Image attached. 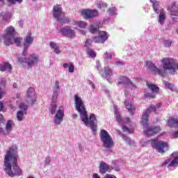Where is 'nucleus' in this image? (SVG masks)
Masks as SVG:
<instances>
[{
  "mask_svg": "<svg viewBox=\"0 0 178 178\" xmlns=\"http://www.w3.org/2000/svg\"><path fill=\"white\" fill-rule=\"evenodd\" d=\"M79 148L80 149L81 152H83V149H84V148L83 147V146L81 145V144L79 145Z\"/></svg>",
  "mask_w": 178,
  "mask_h": 178,
  "instance_id": "e2e57ef3",
  "label": "nucleus"
},
{
  "mask_svg": "<svg viewBox=\"0 0 178 178\" xmlns=\"http://www.w3.org/2000/svg\"><path fill=\"white\" fill-rule=\"evenodd\" d=\"M15 98H20V95L19 93L15 94Z\"/></svg>",
  "mask_w": 178,
  "mask_h": 178,
  "instance_id": "69168bd1",
  "label": "nucleus"
},
{
  "mask_svg": "<svg viewBox=\"0 0 178 178\" xmlns=\"http://www.w3.org/2000/svg\"><path fill=\"white\" fill-rule=\"evenodd\" d=\"M168 11L169 12L170 15L171 16H176L177 17L178 16V7L176 6V3H172V5H170L168 8Z\"/></svg>",
  "mask_w": 178,
  "mask_h": 178,
  "instance_id": "b1692460",
  "label": "nucleus"
},
{
  "mask_svg": "<svg viewBox=\"0 0 178 178\" xmlns=\"http://www.w3.org/2000/svg\"><path fill=\"white\" fill-rule=\"evenodd\" d=\"M163 68H158L156 65L151 61H146L145 65L154 74H158L161 77H166L168 74H175L176 73V67H175V58H163L161 60Z\"/></svg>",
  "mask_w": 178,
  "mask_h": 178,
  "instance_id": "20e7f679",
  "label": "nucleus"
},
{
  "mask_svg": "<svg viewBox=\"0 0 178 178\" xmlns=\"http://www.w3.org/2000/svg\"><path fill=\"white\" fill-rule=\"evenodd\" d=\"M105 58L106 59H112V54L108 51H106L105 54Z\"/></svg>",
  "mask_w": 178,
  "mask_h": 178,
  "instance_id": "de8ad7c7",
  "label": "nucleus"
},
{
  "mask_svg": "<svg viewBox=\"0 0 178 178\" xmlns=\"http://www.w3.org/2000/svg\"><path fill=\"white\" fill-rule=\"evenodd\" d=\"M122 131H124V133H128V134H131L133 133V129H130L126 126H123Z\"/></svg>",
  "mask_w": 178,
  "mask_h": 178,
  "instance_id": "79ce46f5",
  "label": "nucleus"
},
{
  "mask_svg": "<svg viewBox=\"0 0 178 178\" xmlns=\"http://www.w3.org/2000/svg\"><path fill=\"white\" fill-rule=\"evenodd\" d=\"M59 92H60V86L59 81H56L54 83V90H53V95L51 99L53 101H56L58 99V96L59 95Z\"/></svg>",
  "mask_w": 178,
  "mask_h": 178,
  "instance_id": "4be33fe9",
  "label": "nucleus"
},
{
  "mask_svg": "<svg viewBox=\"0 0 178 178\" xmlns=\"http://www.w3.org/2000/svg\"><path fill=\"white\" fill-rule=\"evenodd\" d=\"M65 12L62 10V6L56 4L53 8V16L58 21L61 17H63Z\"/></svg>",
  "mask_w": 178,
  "mask_h": 178,
  "instance_id": "dca6fc26",
  "label": "nucleus"
},
{
  "mask_svg": "<svg viewBox=\"0 0 178 178\" xmlns=\"http://www.w3.org/2000/svg\"><path fill=\"white\" fill-rule=\"evenodd\" d=\"M49 45L51 49H53L54 52H55V54H56L57 55H59V54H60V49H59V47L56 43L51 42L49 43Z\"/></svg>",
  "mask_w": 178,
  "mask_h": 178,
  "instance_id": "473e14b6",
  "label": "nucleus"
},
{
  "mask_svg": "<svg viewBox=\"0 0 178 178\" xmlns=\"http://www.w3.org/2000/svg\"><path fill=\"white\" fill-rule=\"evenodd\" d=\"M114 113L118 123H122V117L120 116V114H119L118 109L115 108Z\"/></svg>",
  "mask_w": 178,
  "mask_h": 178,
  "instance_id": "58836bf2",
  "label": "nucleus"
},
{
  "mask_svg": "<svg viewBox=\"0 0 178 178\" xmlns=\"http://www.w3.org/2000/svg\"><path fill=\"white\" fill-rule=\"evenodd\" d=\"M3 19L6 22H8V20H9V19H10V14H6L5 15H3Z\"/></svg>",
  "mask_w": 178,
  "mask_h": 178,
  "instance_id": "8fccbe9b",
  "label": "nucleus"
},
{
  "mask_svg": "<svg viewBox=\"0 0 178 178\" xmlns=\"http://www.w3.org/2000/svg\"><path fill=\"white\" fill-rule=\"evenodd\" d=\"M163 68H158L156 65L151 61H146L145 65L154 74H158L161 77H166L168 74H175L176 73V67H175V58H163L161 60Z\"/></svg>",
  "mask_w": 178,
  "mask_h": 178,
  "instance_id": "7ed1b4c3",
  "label": "nucleus"
},
{
  "mask_svg": "<svg viewBox=\"0 0 178 178\" xmlns=\"http://www.w3.org/2000/svg\"><path fill=\"white\" fill-rule=\"evenodd\" d=\"M18 62L26 65L27 69H30V67H33L40 62V56L36 54H32L28 58H26V56L19 57L18 58Z\"/></svg>",
  "mask_w": 178,
  "mask_h": 178,
  "instance_id": "423d86ee",
  "label": "nucleus"
},
{
  "mask_svg": "<svg viewBox=\"0 0 178 178\" xmlns=\"http://www.w3.org/2000/svg\"><path fill=\"white\" fill-rule=\"evenodd\" d=\"M92 44V40L87 39L85 42V47H86V48H88V47H91Z\"/></svg>",
  "mask_w": 178,
  "mask_h": 178,
  "instance_id": "a18cd8bd",
  "label": "nucleus"
},
{
  "mask_svg": "<svg viewBox=\"0 0 178 178\" xmlns=\"http://www.w3.org/2000/svg\"><path fill=\"white\" fill-rule=\"evenodd\" d=\"M10 108L13 110L16 109V107L13 106L12 104L10 105Z\"/></svg>",
  "mask_w": 178,
  "mask_h": 178,
  "instance_id": "338daca9",
  "label": "nucleus"
},
{
  "mask_svg": "<svg viewBox=\"0 0 178 178\" xmlns=\"http://www.w3.org/2000/svg\"><path fill=\"white\" fill-rule=\"evenodd\" d=\"M146 86L147 88L144 90V97L148 99H154L159 91V88L149 82H147Z\"/></svg>",
  "mask_w": 178,
  "mask_h": 178,
  "instance_id": "0eeeda50",
  "label": "nucleus"
},
{
  "mask_svg": "<svg viewBox=\"0 0 178 178\" xmlns=\"http://www.w3.org/2000/svg\"><path fill=\"white\" fill-rule=\"evenodd\" d=\"M1 72H9L12 70V65L9 63H5L3 64H0Z\"/></svg>",
  "mask_w": 178,
  "mask_h": 178,
  "instance_id": "cd10ccee",
  "label": "nucleus"
},
{
  "mask_svg": "<svg viewBox=\"0 0 178 178\" xmlns=\"http://www.w3.org/2000/svg\"><path fill=\"white\" fill-rule=\"evenodd\" d=\"M6 87V80L2 79L0 82V99H2V97L6 94L5 88Z\"/></svg>",
  "mask_w": 178,
  "mask_h": 178,
  "instance_id": "a878e982",
  "label": "nucleus"
},
{
  "mask_svg": "<svg viewBox=\"0 0 178 178\" xmlns=\"http://www.w3.org/2000/svg\"><path fill=\"white\" fill-rule=\"evenodd\" d=\"M100 139L103 143V146L105 148H112L113 147V139L109 135V133L105 129H102L100 131Z\"/></svg>",
  "mask_w": 178,
  "mask_h": 178,
  "instance_id": "6e6552de",
  "label": "nucleus"
},
{
  "mask_svg": "<svg viewBox=\"0 0 178 178\" xmlns=\"http://www.w3.org/2000/svg\"><path fill=\"white\" fill-rule=\"evenodd\" d=\"M5 33L6 34L3 35V38L4 40V44H6V42H7V40H10L13 38V37H15V27L12 26H8L5 29Z\"/></svg>",
  "mask_w": 178,
  "mask_h": 178,
  "instance_id": "f3484780",
  "label": "nucleus"
},
{
  "mask_svg": "<svg viewBox=\"0 0 178 178\" xmlns=\"http://www.w3.org/2000/svg\"><path fill=\"white\" fill-rule=\"evenodd\" d=\"M124 105H125L127 109L131 113L134 112V111H136V106H134V104H133V103H131V102H129V100H126L124 102Z\"/></svg>",
  "mask_w": 178,
  "mask_h": 178,
  "instance_id": "c85d7f7f",
  "label": "nucleus"
},
{
  "mask_svg": "<svg viewBox=\"0 0 178 178\" xmlns=\"http://www.w3.org/2000/svg\"><path fill=\"white\" fill-rule=\"evenodd\" d=\"M63 66L64 69H66V68L69 67L70 65L67 63H64Z\"/></svg>",
  "mask_w": 178,
  "mask_h": 178,
  "instance_id": "0e129e2a",
  "label": "nucleus"
},
{
  "mask_svg": "<svg viewBox=\"0 0 178 178\" xmlns=\"http://www.w3.org/2000/svg\"><path fill=\"white\" fill-rule=\"evenodd\" d=\"M120 81L118 82V86H120V84H124L125 86H127V87H129V88L131 90H136V88H137V86L133 83V81H131L127 76H122L120 77Z\"/></svg>",
  "mask_w": 178,
  "mask_h": 178,
  "instance_id": "a211bd4d",
  "label": "nucleus"
},
{
  "mask_svg": "<svg viewBox=\"0 0 178 178\" xmlns=\"http://www.w3.org/2000/svg\"><path fill=\"white\" fill-rule=\"evenodd\" d=\"M118 131L120 136H121L122 138L124 139L125 143H127V144H128L129 145H134V140L130 139V138H129L127 136L122 134V132H120V131Z\"/></svg>",
  "mask_w": 178,
  "mask_h": 178,
  "instance_id": "7c9ffc66",
  "label": "nucleus"
},
{
  "mask_svg": "<svg viewBox=\"0 0 178 178\" xmlns=\"http://www.w3.org/2000/svg\"><path fill=\"white\" fill-rule=\"evenodd\" d=\"M99 30V24L98 23L92 24L89 26L90 33H92V34H94L98 32Z\"/></svg>",
  "mask_w": 178,
  "mask_h": 178,
  "instance_id": "c756f323",
  "label": "nucleus"
},
{
  "mask_svg": "<svg viewBox=\"0 0 178 178\" xmlns=\"http://www.w3.org/2000/svg\"><path fill=\"white\" fill-rule=\"evenodd\" d=\"M17 159H19L17 145H13L6 152L3 161V170L6 175H8L10 177L21 176L23 172L22 168L17 164Z\"/></svg>",
  "mask_w": 178,
  "mask_h": 178,
  "instance_id": "f257e3e1",
  "label": "nucleus"
},
{
  "mask_svg": "<svg viewBox=\"0 0 178 178\" xmlns=\"http://www.w3.org/2000/svg\"><path fill=\"white\" fill-rule=\"evenodd\" d=\"M163 84L165 85V87H168L170 91H173L174 92H176L177 91V88L176 86H175L173 84H171L170 82L163 81Z\"/></svg>",
  "mask_w": 178,
  "mask_h": 178,
  "instance_id": "72a5a7b5",
  "label": "nucleus"
},
{
  "mask_svg": "<svg viewBox=\"0 0 178 178\" xmlns=\"http://www.w3.org/2000/svg\"><path fill=\"white\" fill-rule=\"evenodd\" d=\"M114 170L115 172H120V168L119 167H113V168H111V170Z\"/></svg>",
  "mask_w": 178,
  "mask_h": 178,
  "instance_id": "864d4df0",
  "label": "nucleus"
},
{
  "mask_svg": "<svg viewBox=\"0 0 178 178\" xmlns=\"http://www.w3.org/2000/svg\"><path fill=\"white\" fill-rule=\"evenodd\" d=\"M115 64L119 66V65H124V63L122 62V61H117L115 62Z\"/></svg>",
  "mask_w": 178,
  "mask_h": 178,
  "instance_id": "6e6d98bb",
  "label": "nucleus"
},
{
  "mask_svg": "<svg viewBox=\"0 0 178 178\" xmlns=\"http://www.w3.org/2000/svg\"><path fill=\"white\" fill-rule=\"evenodd\" d=\"M69 67V72L70 73H74V65H70Z\"/></svg>",
  "mask_w": 178,
  "mask_h": 178,
  "instance_id": "09e8293b",
  "label": "nucleus"
},
{
  "mask_svg": "<svg viewBox=\"0 0 178 178\" xmlns=\"http://www.w3.org/2000/svg\"><path fill=\"white\" fill-rule=\"evenodd\" d=\"M154 106H155L156 111L157 109H159V108H161V104H157Z\"/></svg>",
  "mask_w": 178,
  "mask_h": 178,
  "instance_id": "052dcab7",
  "label": "nucleus"
},
{
  "mask_svg": "<svg viewBox=\"0 0 178 178\" xmlns=\"http://www.w3.org/2000/svg\"><path fill=\"white\" fill-rule=\"evenodd\" d=\"M65 118V108L63 106H60L54 113V118L53 120V123L54 126H60L62 122H63V118Z\"/></svg>",
  "mask_w": 178,
  "mask_h": 178,
  "instance_id": "9d476101",
  "label": "nucleus"
},
{
  "mask_svg": "<svg viewBox=\"0 0 178 178\" xmlns=\"http://www.w3.org/2000/svg\"><path fill=\"white\" fill-rule=\"evenodd\" d=\"M12 126H13V121L9 120L6 124V131L8 134L12 131Z\"/></svg>",
  "mask_w": 178,
  "mask_h": 178,
  "instance_id": "e433bc0d",
  "label": "nucleus"
},
{
  "mask_svg": "<svg viewBox=\"0 0 178 178\" xmlns=\"http://www.w3.org/2000/svg\"><path fill=\"white\" fill-rule=\"evenodd\" d=\"M87 54L88 56H90L91 58H95V52L94 51L91 50V49H87L86 50Z\"/></svg>",
  "mask_w": 178,
  "mask_h": 178,
  "instance_id": "c03bdc74",
  "label": "nucleus"
},
{
  "mask_svg": "<svg viewBox=\"0 0 178 178\" xmlns=\"http://www.w3.org/2000/svg\"><path fill=\"white\" fill-rule=\"evenodd\" d=\"M50 163H51V157H46V159L44 160L45 166H47V165H48Z\"/></svg>",
  "mask_w": 178,
  "mask_h": 178,
  "instance_id": "3c124183",
  "label": "nucleus"
},
{
  "mask_svg": "<svg viewBox=\"0 0 178 178\" xmlns=\"http://www.w3.org/2000/svg\"><path fill=\"white\" fill-rule=\"evenodd\" d=\"M49 111L51 115H55V113H56V100L55 101L52 99Z\"/></svg>",
  "mask_w": 178,
  "mask_h": 178,
  "instance_id": "c9c22d12",
  "label": "nucleus"
},
{
  "mask_svg": "<svg viewBox=\"0 0 178 178\" xmlns=\"http://www.w3.org/2000/svg\"><path fill=\"white\" fill-rule=\"evenodd\" d=\"M79 33L82 35H86V31L84 30H80Z\"/></svg>",
  "mask_w": 178,
  "mask_h": 178,
  "instance_id": "13d9d810",
  "label": "nucleus"
},
{
  "mask_svg": "<svg viewBox=\"0 0 178 178\" xmlns=\"http://www.w3.org/2000/svg\"><path fill=\"white\" fill-rule=\"evenodd\" d=\"M24 49L22 54V56H27V51H29V47L30 45L34 42V38L31 34L27 35L24 39Z\"/></svg>",
  "mask_w": 178,
  "mask_h": 178,
  "instance_id": "2eb2a0df",
  "label": "nucleus"
},
{
  "mask_svg": "<svg viewBox=\"0 0 178 178\" xmlns=\"http://www.w3.org/2000/svg\"><path fill=\"white\" fill-rule=\"evenodd\" d=\"M152 147L155 148L160 154H164V152H166L169 149L168 143L159 141L158 139L152 140Z\"/></svg>",
  "mask_w": 178,
  "mask_h": 178,
  "instance_id": "1a4fd4ad",
  "label": "nucleus"
},
{
  "mask_svg": "<svg viewBox=\"0 0 178 178\" xmlns=\"http://www.w3.org/2000/svg\"><path fill=\"white\" fill-rule=\"evenodd\" d=\"M0 123H3V116L0 115Z\"/></svg>",
  "mask_w": 178,
  "mask_h": 178,
  "instance_id": "680f3d73",
  "label": "nucleus"
},
{
  "mask_svg": "<svg viewBox=\"0 0 178 178\" xmlns=\"http://www.w3.org/2000/svg\"><path fill=\"white\" fill-rule=\"evenodd\" d=\"M109 35L106 31L99 32V36L93 38L94 42H99V44H104V42L108 40Z\"/></svg>",
  "mask_w": 178,
  "mask_h": 178,
  "instance_id": "aec40b11",
  "label": "nucleus"
},
{
  "mask_svg": "<svg viewBox=\"0 0 178 178\" xmlns=\"http://www.w3.org/2000/svg\"><path fill=\"white\" fill-rule=\"evenodd\" d=\"M82 16L87 20L88 19H92L98 16V10H83L81 11Z\"/></svg>",
  "mask_w": 178,
  "mask_h": 178,
  "instance_id": "6ab92c4d",
  "label": "nucleus"
},
{
  "mask_svg": "<svg viewBox=\"0 0 178 178\" xmlns=\"http://www.w3.org/2000/svg\"><path fill=\"white\" fill-rule=\"evenodd\" d=\"M96 67L97 70L99 71V73H101V64L99 63V61L96 62Z\"/></svg>",
  "mask_w": 178,
  "mask_h": 178,
  "instance_id": "603ef678",
  "label": "nucleus"
},
{
  "mask_svg": "<svg viewBox=\"0 0 178 178\" xmlns=\"http://www.w3.org/2000/svg\"><path fill=\"white\" fill-rule=\"evenodd\" d=\"M74 26H76V27H79V29H85L88 24L84 21H74Z\"/></svg>",
  "mask_w": 178,
  "mask_h": 178,
  "instance_id": "2f4dec72",
  "label": "nucleus"
},
{
  "mask_svg": "<svg viewBox=\"0 0 178 178\" xmlns=\"http://www.w3.org/2000/svg\"><path fill=\"white\" fill-rule=\"evenodd\" d=\"M152 8L156 13H159V10L158 9V8H159V2L156 1L153 3Z\"/></svg>",
  "mask_w": 178,
  "mask_h": 178,
  "instance_id": "a19ab883",
  "label": "nucleus"
},
{
  "mask_svg": "<svg viewBox=\"0 0 178 178\" xmlns=\"http://www.w3.org/2000/svg\"><path fill=\"white\" fill-rule=\"evenodd\" d=\"M163 45H164V47H165V48H169V47L172 46V42H170L169 40H164Z\"/></svg>",
  "mask_w": 178,
  "mask_h": 178,
  "instance_id": "49530a36",
  "label": "nucleus"
},
{
  "mask_svg": "<svg viewBox=\"0 0 178 178\" xmlns=\"http://www.w3.org/2000/svg\"><path fill=\"white\" fill-rule=\"evenodd\" d=\"M0 134L5 135V131H3V128H0Z\"/></svg>",
  "mask_w": 178,
  "mask_h": 178,
  "instance_id": "bf43d9fd",
  "label": "nucleus"
},
{
  "mask_svg": "<svg viewBox=\"0 0 178 178\" xmlns=\"http://www.w3.org/2000/svg\"><path fill=\"white\" fill-rule=\"evenodd\" d=\"M5 0H0L1 5H3V2ZM8 3H16V2H19V3H22L23 2V0H8Z\"/></svg>",
  "mask_w": 178,
  "mask_h": 178,
  "instance_id": "ea45409f",
  "label": "nucleus"
},
{
  "mask_svg": "<svg viewBox=\"0 0 178 178\" xmlns=\"http://www.w3.org/2000/svg\"><path fill=\"white\" fill-rule=\"evenodd\" d=\"M108 13H109L111 16H115V15H116V8L115 7L110 8L108 10Z\"/></svg>",
  "mask_w": 178,
  "mask_h": 178,
  "instance_id": "37998d69",
  "label": "nucleus"
},
{
  "mask_svg": "<svg viewBox=\"0 0 178 178\" xmlns=\"http://www.w3.org/2000/svg\"><path fill=\"white\" fill-rule=\"evenodd\" d=\"M100 74L103 79H107L108 81H109V77L112 76V70L108 67H104V72H100Z\"/></svg>",
  "mask_w": 178,
  "mask_h": 178,
  "instance_id": "393cba45",
  "label": "nucleus"
},
{
  "mask_svg": "<svg viewBox=\"0 0 178 178\" xmlns=\"http://www.w3.org/2000/svg\"><path fill=\"white\" fill-rule=\"evenodd\" d=\"M57 22L59 23H63L64 24H67L70 23L72 20L69 17H66V15L64 13L63 17H61L58 20H57Z\"/></svg>",
  "mask_w": 178,
  "mask_h": 178,
  "instance_id": "f704fd0d",
  "label": "nucleus"
},
{
  "mask_svg": "<svg viewBox=\"0 0 178 178\" xmlns=\"http://www.w3.org/2000/svg\"><path fill=\"white\" fill-rule=\"evenodd\" d=\"M74 105L76 111L80 113L81 120L83 122V124L87 127L90 126L92 131L95 133L97 131V118L95 115L92 113L88 118L84 102L77 95H74Z\"/></svg>",
  "mask_w": 178,
  "mask_h": 178,
  "instance_id": "f03ea898",
  "label": "nucleus"
},
{
  "mask_svg": "<svg viewBox=\"0 0 178 178\" xmlns=\"http://www.w3.org/2000/svg\"><path fill=\"white\" fill-rule=\"evenodd\" d=\"M25 101L27 102L28 105H34L35 101H37L34 88H29L26 91Z\"/></svg>",
  "mask_w": 178,
  "mask_h": 178,
  "instance_id": "9b49d317",
  "label": "nucleus"
},
{
  "mask_svg": "<svg viewBox=\"0 0 178 178\" xmlns=\"http://www.w3.org/2000/svg\"><path fill=\"white\" fill-rule=\"evenodd\" d=\"M22 42H23V38L13 36L10 40H7L5 45H12V44H15L17 47H22Z\"/></svg>",
  "mask_w": 178,
  "mask_h": 178,
  "instance_id": "412c9836",
  "label": "nucleus"
},
{
  "mask_svg": "<svg viewBox=\"0 0 178 178\" xmlns=\"http://www.w3.org/2000/svg\"><path fill=\"white\" fill-rule=\"evenodd\" d=\"M172 156L173 159L171 161L170 159H167L163 163V166H165V165H168V169H170V168H176V166H178V152H175L172 154Z\"/></svg>",
  "mask_w": 178,
  "mask_h": 178,
  "instance_id": "ddd939ff",
  "label": "nucleus"
},
{
  "mask_svg": "<svg viewBox=\"0 0 178 178\" xmlns=\"http://www.w3.org/2000/svg\"><path fill=\"white\" fill-rule=\"evenodd\" d=\"M60 33L62 35L67 37V38H76V31L70 26H65L60 29Z\"/></svg>",
  "mask_w": 178,
  "mask_h": 178,
  "instance_id": "f8f14e48",
  "label": "nucleus"
},
{
  "mask_svg": "<svg viewBox=\"0 0 178 178\" xmlns=\"http://www.w3.org/2000/svg\"><path fill=\"white\" fill-rule=\"evenodd\" d=\"M72 118H73L74 119H76V118H77V114H73V115H72Z\"/></svg>",
  "mask_w": 178,
  "mask_h": 178,
  "instance_id": "774afa93",
  "label": "nucleus"
},
{
  "mask_svg": "<svg viewBox=\"0 0 178 178\" xmlns=\"http://www.w3.org/2000/svg\"><path fill=\"white\" fill-rule=\"evenodd\" d=\"M165 20H166V14L163 9H161L159 15L158 22L160 23L161 26H163Z\"/></svg>",
  "mask_w": 178,
  "mask_h": 178,
  "instance_id": "bb28decb",
  "label": "nucleus"
},
{
  "mask_svg": "<svg viewBox=\"0 0 178 178\" xmlns=\"http://www.w3.org/2000/svg\"><path fill=\"white\" fill-rule=\"evenodd\" d=\"M95 5H97L99 9H105L108 6L106 3H104L100 0H97L95 1Z\"/></svg>",
  "mask_w": 178,
  "mask_h": 178,
  "instance_id": "4c0bfd02",
  "label": "nucleus"
},
{
  "mask_svg": "<svg viewBox=\"0 0 178 178\" xmlns=\"http://www.w3.org/2000/svg\"><path fill=\"white\" fill-rule=\"evenodd\" d=\"M3 102H0V112L3 109Z\"/></svg>",
  "mask_w": 178,
  "mask_h": 178,
  "instance_id": "4d7b16f0",
  "label": "nucleus"
},
{
  "mask_svg": "<svg viewBox=\"0 0 178 178\" xmlns=\"http://www.w3.org/2000/svg\"><path fill=\"white\" fill-rule=\"evenodd\" d=\"M152 112H156V108L155 105L151 104L145 111L143 112L140 123L143 126V133L147 137L149 136H154L158 134L161 131V127H148V118H149V113Z\"/></svg>",
  "mask_w": 178,
  "mask_h": 178,
  "instance_id": "39448f33",
  "label": "nucleus"
},
{
  "mask_svg": "<svg viewBox=\"0 0 178 178\" xmlns=\"http://www.w3.org/2000/svg\"><path fill=\"white\" fill-rule=\"evenodd\" d=\"M99 172L101 175H105L107 172H112V168H111L109 165L106 164V163L102 161L99 165Z\"/></svg>",
  "mask_w": 178,
  "mask_h": 178,
  "instance_id": "5701e85b",
  "label": "nucleus"
},
{
  "mask_svg": "<svg viewBox=\"0 0 178 178\" xmlns=\"http://www.w3.org/2000/svg\"><path fill=\"white\" fill-rule=\"evenodd\" d=\"M89 84L90 86H91L93 90L95 89V85L94 84V83L91 82V81H89Z\"/></svg>",
  "mask_w": 178,
  "mask_h": 178,
  "instance_id": "5fc2aeb1",
  "label": "nucleus"
},
{
  "mask_svg": "<svg viewBox=\"0 0 178 178\" xmlns=\"http://www.w3.org/2000/svg\"><path fill=\"white\" fill-rule=\"evenodd\" d=\"M19 111L17 112V120L18 122H23L26 119L27 115L28 106L24 103L19 104Z\"/></svg>",
  "mask_w": 178,
  "mask_h": 178,
  "instance_id": "4468645a",
  "label": "nucleus"
}]
</instances>
